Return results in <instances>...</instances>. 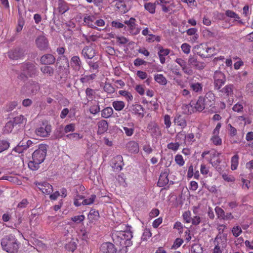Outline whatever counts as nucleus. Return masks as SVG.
Here are the masks:
<instances>
[{
  "mask_svg": "<svg viewBox=\"0 0 253 253\" xmlns=\"http://www.w3.org/2000/svg\"><path fill=\"white\" fill-rule=\"evenodd\" d=\"M154 79L156 82L161 85H166L168 81L163 74H157L154 76Z\"/></svg>",
  "mask_w": 253,
  "mask_h": 253,
  "instance_id": "39",
  "label": "nucleus"
},
{
  "mask_svg": "<svg viewBox=\"0 0 253 253\" xmlns=\"http://www.w3.org/2000/svg\"><path fill=\"white\" fill-rule=\"evenodd\" d=\"M174 160L175 163L179 166L181 167L184 165L185 161L183 160V157L181 155L177 154L175 156Z\"/></svg>",
  "mask_w": 253,
  "mask_h": 253,
  "instance_id": "55",
  "label": "nucleus"
},
{
  "mask_svg": "<svg viewBox=\"0 0 253 253\" xmlns=\"http://www.w3.org/2000/svg\"><path fill=\"white\" fill-rule=\"evenodd\" d=\"M21 72L18 78L21 80H27L29 78H33L37 76L38 70L35 63L27 62L20 66Z\"/></svg>",
  "mask_w": 253,
  "mask_h": 253,
  "instance_id": "3",
  "label": "nucleus"
},
{
  "mask_svg": "<svg viewBox=\"0 0 253 253\" xmlns=\"http://www.w3.org/2000/svg\"><path fill=\"white\" fill-rule=\"evenodd\" d=\"M194 108L198 112H202L204 109H206V107L203 100V96H199L198 100L194 105Z\"/></svg>",
  "mask_w": 253,
  "mask_h": 253,
  "instance_id": "32",
  "label": "nucleus"
},
{
  "mask_svg": "<svg viewBox=\"0 0 253 253\" xmlns=\"http://www.w3.org/2000/svg\"><path fill=\"white\" fill-rule=\"evenodd\" d=\"M126 148L130 153L136 154L139 152L138 144L135 141H130L126 144Z\"/></svg>",
  "mask_w": 253,
  "mask_h": 253,
  "instance_id": "25",
  "label": "nucleus"
},
{
  "mask_svg": "<svg viewBox=\"0 0 253 253\" xmlns=\"http://www.w3.org/2000/svg\"><path fill=\"white\" fill-rule=\"evenodd\" d=\"M227 236L218 234L213 240L214 246L225 249L227 246Z\"/></svg>",
  "mask_w": 253,
  "mask_h": 253,
  "instance_id": "10",
  "label": "nucleus"
},
{
  "mask_svg": "<svg viewBox=\"0 0 253 253\" xmlns=\"http://www.w3.org/2000/svg\"><path fill=\"white\" fill-rule=\"evenodd\" d=\"M127 126H124L123 129L126 136H131L134 131V124L133 123L128 124Z\"/></svg>",
  "mask_w": 253,
  "mask_h": 253,
  "instance_id": "37",
  "label": "nucleus"
},
{
  "mask_svg": "<svg viewBox=\"0 0 253 253\" xmlns=\"http://www.w3.org/2000/svg\"><path fill=\"white\" fill-rule=\"evenodd\" d=\"M147 128L153 136L157 137L162 135L159 126L155 122L150 123L148 125Z\"/></svg>",
  "mask_w": 253,
  "mask_h": 253,
  "instance_id": "14",
  "label": "nucleus"
},
{
  "mask_svg": "<svg viewBox=\"0 0 253 253\" xmlns=\"http://www.w3.org/2000/svg\"><path fill=\"white\" fill-rule=\"evenodd\" d=\"M202 34L204 37L207 39L214 37V33L212 32L211 31L207 29H206L203 31Z\"/></svg>",
  "mask_w": 253,
  "mask_h": 253,
  "instance_id": "62",
  "label": "nucleus"
},
{
  "mask_svg": "<svg viewBox=\"0 0 253 253\" xmlns=\"http://www.w3.org/2000/svg\"><path fill=\"white\" fill-rule=\"evenodd\" d=\"M194 49L196 54L202 58H209L216 54L215 48L209 46L207 44L201 43Z\"/></svg>",
  "mask_w": 253,
  "mask_h": 253,
  "instance_id": "5",
  "label": "nucleus"
},
{
  "mask_svg": "<svg viewBox=\"0 0 253 253\" xmlns=\"http://www.w3.org/2000/svg\"><path fill=\"white\" fill-rule=\"evenodd\" d=\"M85 94L89 101H91L95 98V91L90 88H87L86 89Z\"/></svg>",
  "mask_w": 253,
  "mask_h": 253,
  "instance_id": "44",
  "label": "nucleus"
},
{
  "mask_svg": "<svg viewBox=\"0 0 253 253\" xmlns=\"http://www.w3.org/2000/svg\"><path fill=\"white\" fill-rule=\"evenodd\" d=\"M170 71L172 74L176 75L177 77L180 78L182 77V74L180 71V69L177 65H172L171 66Z\"/></svg>",
  "mask_w": 253,
  "mask_h": 253,
  "instance_id": "47",
  "label": "nucleus"
},
{
  "mask_svg": "<svg viewBox=\"0 0 253 253\" xmlns=\"http://www.w3.org/2000/svg\"><path fill=\"white\" fill-rule=\"evenodd\" d=\"M96 54L95 49L91 46H85L82 51V55L84 58L92 59Z\"/></svg>",
  "mask_w": 253,
  "mask_h": 253,
  "instance_id": "15",
  "label": "nucleus"
},
{
  "mask_svg": "<svg viewBox=\"0 0 253 253\" xmlns=\"http://www.w3.org/2000/svg\"><path fill=\"white\" fill-rule=\"evenodd\" d=\"M174 123L177 126L181 127L182 128H185L187 126V123L185 119L181 116L179 115L175 117Z\"/></svg>",
  "mask_w": 253,
  "mask_h": 253,
  "instance_id": "33",
  "label": "nucleus"
},
{
  "mask_svg": "<svg viewBox=\"0 0 253 253\" xmlns=\"http://www.w3.org/2000/svg\"><path fill=\"white\" fill-rule=\"evenodd\" d=\"M66 249L72 252H73L77 249V244L75 242H70L65 246Z\"/></svg>",
  "mask_w": 253,
  "mask_h": 253,
  "instance_id": "61",
  "label": "nucleus"
},
{
  "mask_svg": "<svg viewBox=\"0 0 253 253\" xmlns=\"http://www.w3.org/2000/svg\"><path fill=\"white\" fill-rule=\"evenodd\" d=\"M117 180L120 185H122L123 187L126 186V178L124 173H121L119 174L117 176Z\"/></svg>",
  "mask_w": 253,
  "mask_h": 253,
  "instance_id": "51",
  "label": "nucleus"
},
{
  "mask_svg": "<svg viewBox=\"0 0 253 253\" xmlns=\"http://www.w3.org/2000/svg\"><path fill=\"white\" fill-rule=\"evenodd\" d=\"M130 111L132 114L135 115L137 118L142 119L144 116V109L140 104H135L131 107Z\"/></svg>",
  "mask_w": 253,
  "mask_h": 253,
  "instance_id": "13",
  "label": "nucleus"
},
{
  "mask_svg": "<svg viewBox=\"0 0 253 253\" xmlns=\"http://www.w3.org/2000/svg\"><path fill=\"white\" fill-rule=\"evenodd\" d=\"M11 120L13 122L16 127L24 126L26 124L27 121V118L22 115L16 116Z\"/></svg>",
  "mask_w": 253,
  "mask_h": 253,
  "instance_id": "23",
  "label": "nucleus"
},
{
  "mask_svg": "<svg viewBox=\"0 0 253 253\" xmlns=\"http://www.w3.org/2000/svg\"><path fill=\"white\" fill-rule=\"evenodd\" d=\"M103 78L102 79V83L104 84L103 89L105 91L109 93H111V83L110 80L107 78V75H103Z\"/></svg>",
  "mask_w": 253,
  "mask_h": 253,
  "instance_id": "31",
  "label": "nucleus"
},
{
  "mask_svg": "<svg viewBox=\"0 0 253 253\" xmlns=\"http://www.w3.org/2000/svg\"><path fill=\"white\" fill-rule=\"evenodd\" d=\"M100 251L102 253H110L111 252V243H103L100 246Z\"/></svg>",
  "mask_w": 253,
  "mask_h": 253,
  "instance_id": "42",
  "label": "nucleus"
},
{
  "mask_svg": "<svg viewBox=\"0 0 253 253\" xmlns=\"http://www.w3.org/2000/svg\"><path fill=\"white\" fill-rule=\"evenodd\" d=\"M113 2H115V7L118 12L122 13H125L127 12L128 9L123 0H117L113 1Z\"/></svg>",
  "mask_w": 253,
  "mask_h": 253,
  "instance_id": "22",
  "label": "nucleus"
},
{
  "mask_svg": "<svg viewBox=\"0 0 253 253\" xmlns=\"http://www.w3.org/2000/svg\"><path fill=\"white\" fill-rule=\"evenodd\" d=\"M226 80H214V89L219 90L224 84Z\"/></svg>",
  "mask_w": 253,
  "mask_h": 253,
  "instance_id": "54",
  "label": "nucleus"
},
{
  "mask_svg": "<svg viewBox=\"0 0 253 253\" xmlns=\"http://www.w3.org/2000/svg\"><path fill=\"white\" fill-rule=\"evenodd\" d=\"M47 152V146L41 144L39 145L38 149L36 150L32 155V160L28 163V167L32 170L38 169L40 165L42 163L45 158Z\"/></svg>",
  "mask_w": 253,
  "mask_h": 253,
  "instance_id": "2",
  "label": "nucleus"
},
{
  "mask_svg": "<svg viewBox=\"0 0 253 253\" xmlns=\"http://www.w3.org/2000/svg\"><path fill=\"white\" fill-rule=\"evenodd\" d=\"M203 100H204L206 109H209L210 107L214 106L215 101V96L212 91H210L207 92L204 96H203Z\"/></svg>",
  "mask_w": 253,
  "mask_h": 253,
  "instance_id": "7",
  "label": "nucleus"
},
{
  "mask_svg": "<svg viewBox=\"0 0 253 253\" xmlns=\"http://www.w3.org/2000/svg\"><path fill=\"white\" fill-rule=\"evenodd\" d=\"M186 134L184 131H181L178 132L176 135V140L179 141L181 140L184 141V143H186Z\"/></svg>",
  "mask_w": 253,
  "mask_h": 253,
  "instance_id": "63",
  "label": "nucleus"
},
{
  "mask_svg": "<svg viewBox=\"0 0 253 253\" xmlns=\"http://www.w3.org/2000/svg\"><path fill=\"white\" fill-rule=\"evenodd\" d=\"M146 41L149 43L153 42L155 41L160 42L161 41V37L159 36H156L151 34L148 36V37H146Z\"/></svg>",
  "mask_w": 253,
  "mask_h": 253,
  "instance_id": "45",
  "label": "nucleus"
},
{
  "mask_svg": "<svg viewBox=\"0 0 253 253\" xmlns=\"http://www.w3.org/2000/svg\"><path fill=\"white\" fill-rule=\"evenodd\" d=\"M113 106L117 111H121L125 107V104L122 101H116L113 102Z\"/></svg>",
  "mask_w": 253,
  "mask_h": 253,
  "instance_id": "43",
  "label": "nucleus"
},
{
  "mask_svg": "<svg viewBox=\"0 0 253 253\" xmlns=\"http://www.w3.org/2000/svg\"><path fill=\"white\" fill-rule=\"evenodd\" d=\"M24 55L23 50L20 48L11 49L8 52V56L13 60H18L22 57Z\"/></svg>",
  "mask_w": 253,
  "mask_h": 253,
  "instance_id": "17",
  "label": "nucleus"
},
{
  "mask_svg": "<svg viewBox=\"0 0 253 253\" xmlns=\"http://www.w3.org/2000/svg\"><path fill=\"white\" fill-rule=\"evenodd\" d=\"M190 89L197 94H201L203 91V84L201 83L196 82L191 79L189 82Z\"/></svg>",
  "mask_w": 253,
  "mask_h": 253,
  "instance_id": "12",
  "label": "nucleus"
},
{
  "mask_svg": "<svg viewBox=\"0 0 253 253\" xmlns=\"http://www.w3.org/2000/svg\"><path fill=\"white\" fill-rule=\"evenodd\" d=\"M175 62L177 63L181 68L182 71L187 75H192L193 71L191 67L187 65L186 62L182 58H177Z\"/></svg>",
  "mask_w": 253,
  "mask_h": 253,
  "instance_id": "11",
  "label": "nucleus"
},
{
  "mask_svg": "<svg viewBox=\"0 0 253 253\" xmlns=\"http://www.w3.org/2000/svg\"><path fill=\"white\" fill-rule=\"evenodd\" d=\"M58 9L60 14L65 13L69 9L68 3L63 0H59Z\"/></svg>",
  "mask_w": 253,
  "mask_h": 253,
  "instance_id": "29",
  "label": "nucleus"
},
{
  "mask_svg": "<svg viewBox=\"0 0 253 253\" xmlns=\"http://www.w3.org/2000/svg\"><path fill=\"white\" fill-rule=\"evenodd\" d=\"M89 222L93 223L97 220L99 218V213L97 211L94 209H91L87 216Z\"/></svg>",
  "mask_w": 253,
  "mask_h": 253,
  "instance_id": "30",
  "label": "nucleus"
},
{
  "mask_svg": "<svg viewBox=\"0 0 253 253\" xmlns=\"http://www.w3.org/2000/svg\"><path fill=\"white\" fill-rule=\"evenodd\" d=\"M183 243V241L181 238H176L175 240L174 241L173 244L171 247V249L172 250H175L181 246V245Z\"/></svg>",
  "mask_w": 253,
  "mask_h": 253,
  "instance_id": "57",
  "label": "nucleus"
},
{
  "mask_svg": "<svg viewBox=\"0 0 253 253\" xmlns=\"http://www.w3.org/2000/svg\"><path fill=\"white\" fill-rule=\"evenodd\" d=\"M36 44L40 50H45L48 47V42L47 38L44 36H39L36 40Z\"/></svg>",
  "mask_w": 253,
  "mask_h": 253,
  "instance_id": "9",
  "label": "nucleus"
},
{
  "mask_svg": "<svg viewBox=\"0 0 253 253\" xmlns=\"http://www.w3.org/2000/svg\"><path fill=\"white\" fill-rule=\"evenodd\" d=\"M211 140L216 146H219L222 144V139L218 135L213 134V136L211 138Z\"/></svg>",
  "mask_w": 253,
  "mask_h": 253,
  "instance_id": "46",
  "label": "nucleus"
},
{
  "mask_svg": "<svg viewBox=\"0 0 253 253\" xmlns=\"http://www.w3.org/2000/svg\"><path fill=\"white\" fill-rule=\"evenodd\" d=\"M14 127H16V126L14 124L12 121L11 120L5 124L4 126V131L7 133H9L12 131L13 128Z\"/></svg>",
  "mask_w": 253,
  "mask_h": 253,
  "instance_id": "48",
  "label": "nucleus"
},
{
  "mask_svg": "<svg viewBox=\"0 0 253 253\" xmlns=\"http://www.w3.org/2000/svg\"><path fill=\"white\" fill-rule=\"evenodd\" d=\"M83 39L86 42L89 43L91 42H95L99 38V36L97 34H92L91 35H87L84 34H83Z\"/></svg>",
  "mask_w": 253,
  "mask_h": 253,
  "instance_id": "41",
  "label": "nucleus"
},
{
  "mask_svg": "<svg viewBox=\"0 0 253 253\" xmlns=\"http://www.w3.org/2000/svg\"><path fill=\"white\" fill-rule=\"evenodd\" d=\"M125 24L128 27V31L131 35L135 36L140 32V28L136 26V19L131 17L128 20H126Z\"/></svg>",
  "mask_w": 253,
  "mask_h": 253,
  "instance_id": "6",
  "label": "nucleus"
},
{
  "mask_svg": "<svg viewBox=\"0 0 253 253\" xmlns=\"http://www.w3.org/2000/svg\"><path fill=\"white\" fill-rule=\"evenodd\" d=\"M239 157L238 154L234 155L232 158L231 160V169L232 170H234L237 169V167L239 165Z\"/></svg>",
  "mask_w": 253,
  "mask_h": 253,
  "instance_id": "40",
  "label": "nucleus"
},
{
  "mask_svg": "<svg viewBox=\"0 0 253 253\" xmlns=\"http://www.w3.org/2000/svg\"><path fill=\"white\" fill-rule=\"evenodd\" d=\"M51 126L46 125L44 127H38L36 130V133L41 137H46L50 134L51 132Z\"/></svg>",
  "mask_w": 253,
  "mask_h": 253,
  "instance_id": "18",
  "label": "nucleus"
},
{
  "mask_svg": "<svg viewBox=\"0 0 253 253\" xmlns=\"http://www.w3.org/2000/svg\"><path fill=\"white\" fill-rule=\"evenodd\" d=\"M20 244L15 236L12 234L4 236L1 241L2 249L8 253H17Z\"/></svg>",
  "mask_w": 253,
  "mask_h": 253,
  "instance_id": "4",
  "label": "nucleus"
},
{
  "mask_svg": "<svg viewBox=\"0 0 253 253\" xmlns=\"http://www.w3.org/2000/svg\"><path fill=\"white\" fill-rule=\"evenodd\" d=\"M35 184L38 188L45 195H49L53 192L52 186L46 182H36Z\"/></svg>",
  "mask_w": 253,
  "mask_h": 253,
  "instance_id": "8",
  "label": "nucleus"
},
{
  "mask_svg": "<svg viewBox=\"0 0 253 253\" xmlns=\"http://www.w3.org/2000/svg\"><path fill=\"white\" fill-rule=\"evenodd\" d=\"M242 232V229L240 226L237 225L235 226L232 229V233L233 235L236 237H238Z\"/></svg>",
  "mask_w": 253,
  "mask_h": 253,
  "instance_id": "59",
  "label": "nucleus"
},
{
  "mask_svg": "<svg viewBox=\"0 0 253 253\" xmlns=\"http://www.w3.org/2000/svg\"><path fill=\"white\" fill-rule=\"evenodd\" d=\"M202 248L199 244H195L191 247L192 253H202Z\"/></svg>",
  "mask_w": 253,
  "mask_h": 253,
  "instance_id": "64",
  "label": "nucleus"
},
{
  "mask_svg": "<svg viewBox=\"0 0 253 253\" xmlns=\"http://www.w3.org/2000/svg\"><path fill=\"white\" fill-rule=\"evenodd\" d=\"M161 7L162 10L164 12L169 13L175 7V4L173 2L170 3L168 6L165 4H161Z\"/></svg>",
  "mask_w": 253,
  "mask_h": 253,
  "instance_id": "53",
  "label": "nucleus"
},
{
  "mask_svg": "<svg viewBox=\"0 0 253 253\" xmlns=\"http://www.w3.org/2000/svg\"><path fill=\"white\" fill-rule=\"evenodd\" d=\"M96 199V195L94 194L91 195L89 198L84 199L82 204L83 205H89L93 203Z\"/></svg>",
  "mask_w": 253,
  "mask_h": 253,
  "instance_id": "49",
  "label": "nucleus"
},
{
  "mask_svg": "<svg viewBox=\"0 0 253 253\" xmlns=\"http://www.w3.org/2000/svg\"><path fill=\"white\" fill-rule=\"evenodd\" d=\"M9 147V143L4 140H0V153L7 149Z\"/></svg>",
  "mask_w": 253,
  "mask_h": 253,
  "instance_id": "56",
  "label": "nucleus"
},
{
  "mask_svg": "<svg viewBox=\"0 0 253 253\" xmlns=\"http://www.w3.org/2000/svg\"><path fill=\"white\" fill-rule=\"evenodd\" d=\"M189 63L195 69L201 70L205 67V64L203 62L198 61L197 58L194 57H190L188 59Z\"/></svg>",
  "mask_w": 253,
  "mask_h": 253,
  "instance_id": "21",
  "label": "nucleus"
},
{
  "mask_svg": "<svg viewBox=\"0 0 253 253\" xmlns=\"http://www.w3.org/2000/svg\"><path fill=\"white\" fill-rule=\"evenodd\" d=\"M112 163L113 165L112 166V168L114 170H121L122 169V166L124 165L122 156L121 155H117L114 157Z\"/></svg>",
  "mask_w": 253,
  "mask_h": 253,
  "instance_id": "16",
  "label": "nucleus"
},
{
  "mask_svg": "<svg viewBox=\"0 0 253 253\" xmlns=\"http://www.w3.org/2000/svg\"><path fill=\"white\" fill-rule=\"evenodd\" d=\"M55 57L51 54H46L42 55L40 59V62L43 65H52L55 62Z\"/></svg>",
  "mask_w": 253,
  "mask_h": 253,
  "instance_id": "20",
  "label": "nucleus"
},
{
  "mask_svg": "<svg viewBox=\"0 0 253 253\" xmlns=\"http://www.w3.org/2000/svg\"><path fill=\"white\" fill-rule=\"evenodd\" d=\"M159 51L158 53V55H162L166 56L169 54L170 53V50L168 48H164L161 45L158 46Z\"/></svg>",
  "mask_w": 253,
  "mask_h": 253,
  "instance_id": "52",
  "label": "nucleus"
},
{
  "mask_svg": "<svg viewBox=\"0 0 253 253\" xmlns=\"http://www.w3.org/2000/svg\"><path fill=\"white\" fill-rule=\"evenodd\" d=\"M108 125L105 120H101L98 123V130L99 133H103L107 129Z\"/></svg>",
  "mask_w": 253,
  "mask_h": 253,
  "instance_id": "35",
  "label": "nucleus"
},
{
  "mask_svg": "<svg viewBox=\"0 0 253 253\" xmlns=\"http://www.w3.org/2000/svg\"><path fill=\"white\" fill-rule=\"evenodd\" d=\"M119 93L120 95L124 96L126 97V99L129 101H131L133 99L132 95L130 94V92L126 91V90H120Z\"/></svg>",
  "mask_w": 253,
  "mask_h": 253,
  "instance_id": "58",
  "label": "nucleus"
},
{
  "mask_svg": "<svg viewBox=\"0 0 253 253\" xmlns=\"http://www.w3.org/2000/svg\"><path fill=\"white\" fill-rule=\"evenodd\" d=\"M96 17L93 15L86 14L84 17V22L85 25L93 28L95 27Z\"/></svg>",
  "mask_w": 253,
  "mask_h": 253,
  "instance_id": "26",
  "label": "nucleus"
},
{
  "mask_svg": "<svg viewBox=\"0 0 253 253\" xmlns=\"http://www.w3.org/2000/svg\"><path fill=\"white\" fill-rule=\"evenodd\" d=\"M145 10L151 14H154L156 12V3L146 2L144 5Z\"/></svg>",
  "mask_w": 253,
  "mask_h": 253,
  "instance_id": "36",
  "label": "nucleus"
},
{
  "mask_svg": "<svg viewBox=\"0 0 253 253\" xmlns=\"http://www.w3.org/2000/svg\"><path fill=\"white\" fill-rule=\"evenodd\" d=\"M71 68L75 71H79L82 67V61L79 56H73L70 60Z\"/></svg>",
  "mask_w": 253,
  "mask_h": 253,
  "instance_id": "19",
  "label": "nucleus"
},
{
  "mask_svg": "<svg viewBox=\"0 0 253 253\" xmlns=\"http://www.w3.org/2000/svg\"><path fill=\"white\" fill-rule=\"evenodd\" d=\"M225 15L227 17L230 18V19H232L234 22H238L240 24L243 23L242 21L240 19L239 15L232 10H226L225 11Z\"/></svg>",
  "mask_w": 253,
  "mask_h": 253,
  "instance_id": "28",
  "label": "nucleus"
},
{
  "mask_svg": "<svg viewBox=\"0 0 253 253\" xmlns=\"http://www.w3.org/2000/svg\"><path fill=\"white\" fill-rule=\"evenodd\" d=\"M30 84V93L32 95L36 94L40 88L39 84L37 82L32 81Z\"/></svg>",
  "mask_w": 253,
  "mask_h": 253,
  "instance_id": "38",
  "label": "nucleus"
},
{
  "mask_svg": "<svg viewBox=\"0 0 253 253\" xmlns=\"http://www.w3.org/2000/svg\"><path fill=\"white\" fill-rule=\"evenodd\" d=\"M132 233L129 230L114 231L112 233V253H126L128 247L132 245Z\"/></svg>",
  "mask_w": 253,
  "mask_h": 253,
  "instance_id": "1",
  "label": "nucleus"
},
{
  "mask_svg": "<svg viewBox=\"0 0 253 253\" xmlns=\"http://www.w3.org/2000/svg\"><path fill=\"white\" fill-rule=\"evenodd\" d=\"M243 105L241 102H237L232 107V110L234 112H236L238 113L242 112L243 111Z\"/></svg>",
  "mask_w": 253,
  "mask_h": 253,
  "instance_id": "60",
  "label": "nucleus"
},
{
  "mask_svg": "<svg viewBox=\"0 0 253 253\" xmlns=\"http://www.w3.org/2000/svg\"><path fill=\"white\" fill-rule=\"evenodd\" d=\"M234 86L232 84H229L226 85L219 91L222 93V95H225L226 97H229L233 95Z\"/></svg>",
  "mask_w": 253,
  "mask_h": 253,
  "instance_id": "24",
  "label": "nucleus"
},
{
  "mask_svg": "<svg viewBox=\"0 0 253 253\" xmlns=\"http://www.w3.org/2000/svg\"><path fill=\"white\" fill-rule=\"evenodd\" d=\"M168 175L169 173L167 171L161 172L158 182V185L160 187L165 186L168 184L169 181Z\"/></svg>",
  "mask_w": 253,
  "mask_h": 253,
  "instance_id": "27",
  "label": "nucleus"
},
{
  "mask_svg": "<svg viewBox=\"0 0 253 253\" xmlns=\"http://www.w3.org/2000/svg\"><path fill=\"white\" fill-rule=\"evenodd\" d=\"M40 70L43 74H47L50 77L53 75L54 72V70L53 67L47 65L41 67Z\"/></svg>",
  "mask_w": 253,
  "mask_h": 253,
  "instance_id": "34",
  "label": "nucleus"
},
{
  "mask_svg": "<svg viewBox=\"0 0 253 253\" xmlns=\"http://www.w3.org/2000/svg\"><path fill=\"white\" fill-rule=\"evenodd\" d=\"M180 144L178 142H170L168 144L167 148L174 152L177 151L179 148Z\"/></svg>",
  "mask_w": 253,
  "mask_h": 253,
  "instance_id": "50",
  "label": "nucleus"
}]
</instances>
